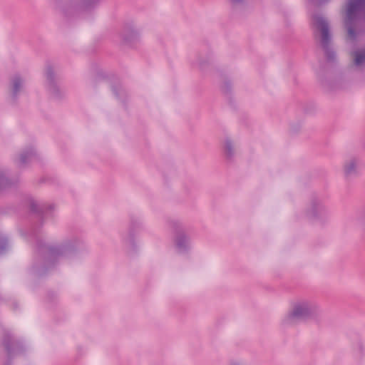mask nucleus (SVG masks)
I'll list each match as a JSON object with an SVG mask.
<instances>
[{
  "label": "nucleus",
  "mask_w": 365,
  "mask_h": 365,
  "mask_svg": "<svg viewBox=\"0 0 365 365\" xmlns=\"http://www.w3.org/2000/svg\"><path fill=\"white\" fill-rule=\"evenodd\" d=\"M14 89H15V91L17 90V81L14 82Z\"/></svg>",
  "instance_id": "nucleus-8"
},
{
  "label": "nucleus",
  "mask_w": 365,
  "mask_h": 365,
  "mask_svg": "<svg viewBox=\"0 0 365 365\" xmlns=\"http://www.w3.org/2000/svg\"><path fill=\"white\" fill-rule=\"evenodd\" d=\"M354 32H353V30L349 28L348 29V37L350 38H352L354 37Z\"/></svg>",
  "instance_id": "nucleus-6"
},
{
  "label": "nucleus",
  "mask_w": 365,
  "mask_h": 365,
  "mask_svg": "<svg viewBox=\"0 0 365 365\" xmlns=\"http://www.w3.org/2000/svg\"><path fill=\"white\" fill-rule=\"evenodd\" d=\"M365 6V0H350L346 7V17L351 19L354 14L363 9Z\"/></svg>",
  "instance_id": "nucleus-1"
},
{
  "label": "nucleus",
  "mask_w": 365,
  "mask_h": 365,
  "mask_svg": "<svg viewBox=\"0 0 365 365\" xmlns=\"http://www.w3.org/2000/svg\"><path fill=\"white\" fill-rule=\"evenodd\" d=\"M344 169L346 175H352L357 171V163L355 160H350L345 163Z\"/></svg>",
  "instance_id": "nucleus-5"
},
{
  "label": "nucleus",
  "mask_w": 365,
  "mask_h": 365,
  "mask_svg": "<svg viewBox=\"0 0 365 365\" xmlns=\"http://www.w3.org/2000/svg\"><path fill=\"white\" fill-rule=\"evenodd\" d=\"M314 24L321 32V38L327 40L329 38V27L327 21L320 16L314 18Z\"/></svg>",
  "instance_id": "nucleus-2"
},
{
  "label": "nucleus",
  "mask_w": 365,
  "mask_h": 365,
  "mask_svg": "<svg viewBox=\"0 0 365 365\" xmlns=\"http://www.w3.org/2000/svg\"><path fill=\"white\" fill-rule=\"evenodd\" d=\"M0 178H1V175H0Z\"/></svg>",
  "instance_id": "nucleus-9"
},
{
  "label": "nucleus",
  "mask_w": 365,
  "mask_h": 365,
  "mask_svg": "<svg viewBox=\"0 0 365 365\" xmlns=\"http://www.w3.org/2000/svg\"><path fill=\"white\" fill-rule=\"evenodd\" d=\"M231 147H232V146H231V144H230V143H227V145H226V148H227V151L229 152V153H230V155H231V149H232V148H231Z\"/></svg>",
  "instance_id": "nucleus-7"
},
{
  "label": "nucleus",
  "mask_w": 365,
  "mask_h": 365,
  "mask_svg": "<svg viewBox=\"0 0 365 365\" xmlns=\"http://www.w3.org/2000/svg\"><path fill=\"white\" fill-rule=\"evenodd\" d=\"M305 309L302 307H296L294 311L289 315L288 321L294 322L295 320L302 318L305 315Z\"/></svg>",
  "instance_id": "nucleus-4"
},
{
  "label": "nucleus",
  "mask_w": 365,
  "mask_h": 365,
  "mask_svg": "<svg viewBox=\"0 0 365 365\" xmlns=\"http://www.w3.org/2000/svg\"><path fill=\"white\" fill-rule=\"evenodd\" d=\"M352 56L356 66H361L365 63V50L357 49L353 52Z\"/></svg>",
  "instance_id": "nucleus-3"
}]
</instances>
